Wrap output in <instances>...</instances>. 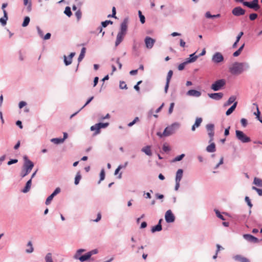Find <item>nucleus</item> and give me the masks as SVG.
Returning a JSON list of instances; mask_svg holds the SVG:
<instances>
[{
	"mask_svg": "<svg viewBox=\"0 0 262 262\" xmlns=\"http://www.w3.org/2000/svg\"><path fill=\"white\" fill-rule=\"evenodd\" d=\"M109 125L108 123H98L95 124L94 125H93L91 127V130L94 131L95 130V135H97L100 133V129L102 128H105L107 127Z\"/></svg>",
	"mask_w": 262,
	"mask_h": 262,
	"instance_id": "7",
	"label": "nucleus"
},
{
	"mask_svg": "<svg viewBox=\"0 0 262 262\" xmlns=\"http://www.w3.org/2000/svg\"><path fill=\"white\" fill-rule=\"evenodd\" d=\"M233 258L235 260L239 261L240 262H250L248 258L243 257L240 255H235Z\"/></svg>",
	"mask_w": 262,
	"mask_h": 262,
	"instance_id": "25",
	"label": "nucleus"
},
{
	"mask_svg": "<svg viewBox=\"0 0 262 262\" xmlns=\"http://www.w3.org/2000/svg\"><path fill=\"white\" fill-rule=\"evenodd\" d=\"M64 13L68 16L70 17L72 14V13L71 10V8L69 7H66Z\"/></svg>",
	"mask_w": 262,
	"mask_h": 262,
	"instance_id": "38",
	"label": "nucleus"
},
{
	"mask_svg": "<svg viewBox=\"0 0 262 262\" xmlns=\"http://www.w3.org/2000/svg\"><path fill=\"white\" fill-rule=\"evenodd\" d=\"M235 136L236 138L242 143H248L251 141L250 138L241 130H236L235 131Z\"/></svg>",
	"mask_w": 262,
	"mask_h": 262,
	"instance_id": "5",
	"label": "nucleus"
},
{
	"mask_svg": "<svg viewBox=\"0 0 262 262\" xmlns=\"http://www.w3.org/2000/svg\"><path fill=\"white\" fill-rule=\"evenodd\" d=\"M27 246L30 247V249H26V252L27 253H31L33 252L34 248L32 246V242L31 241H29L27 244Z\"/></svg>",
	"mask_w": 262,
	"mask_h": 262,
	"instance_id": "35",
	"label": "nucleus"
},
{
	"mask_svg": "<svg viewBox=\"0 0 262 262\" xmlns=\"http://www.w3.org/2000/svg\"><path fill=\"white\" fill-rule=\"evenodd\" d=\"M199 57V56L195 55V53L191 54L189 55V57L187 58L186 60L188 63H191L195 61L196 59Z\"/></svg>",
	"mask_w": 262,
	"mask_h": 262,
	"instance_id": "22",
	"label": "nucleus"
},
{
	"mask_svg": "<svg viewBox=\"0 0 262 262\" xmlns=\"http://www.w3.org/2000/svg\"><path fill=\"white\" fill-rule=\"evenodd\" d=\"M8 19L7 12L6 11H4V16L3 17L0 18V23L3 26H5L7 24V20Z\"/></svg>",
	"mask_w": 262,
	"mask_h": 262,
	"instance_id": "27",
	"label": "nucleus"
},
{
	"mask_svg": "<svg viewBox=\"0 0 262 262\" xmlns=\"http://www.w3.org/2000/svg\"><path fill=\"white\" fill-rule=\"evenodd\" d=\"M180 126V124L178 122H174L171 124L170 125L166 127L164 132L163 135L169 136L174 134L177 130H178Z\"/></svg>",
	"mask_w": 262,
	"mask_h": 262,
	"instance_id": "3",
	"label": "nucleus"
},
{
	"mask_svg": "<svg viewBox=\"0 0 262 262\" xmlns=\"http://www.w3.org/2000/svg\"><path fill=\"white\" fill-rule=\"evenodd\" d=\"M253 184L258 187H262V179L258 178H255L254 179Z\"/></svg>",
	"mask_w": 262,
	"mask_h": 262,
	"instance_id": "33",
	"label": "nucleus"
},
{
	"mask_svg": "<svg viewBox=\"0 0 262 262\" xmlns=\"http://www.w3.org/2000/svg\"><path fill=\"white\" fill-rule=\"evenodd\" d=\"M17 162V159H11L10 161L8 162L7 164L8 165H10L11 164L16 163Z\"/></svg>",
	"mask_w": 262,
	"mask_h": 262,
	"instance_id": "56",
	"label": "nucleus"
},
{
	"mask_svg": "<svg viewBox=\"0 0 262 262\" xmlns=\"http://www.w3.org/2000/svg\"><path fill=\"white\" fill-rule=\"evenodd\" d=\"M30 18L29 16H26L25 18H24V21H23V23L22 24V26L23 27H27L29 23H30Z\"/></svg>",
	"mask_w": 262,
	"mask_h": 262,
	"instance_id": "34",
	"label": "nucleus"
},
{
	"mask_svg": "<svg viewBox=\"0 0 262 262\" xmlns=\"http://www.w3.org/2000/svg\"><path fill=\"white\" fill-rule=\"evenodd\" d=\"M98 252V251L97 249H93L89 252H88L89 255H90V257H91L93 255L96 254Z\"/></svg>",
	"mask_w": 262,
	"mask_h": 262,
	"instance_id": "53",
	"label": "nucleus"
},
{
	"mask_svg": "<svg viewBox=\"0 0 262 262\" xmlns=\"http://www.w3.org/2000/svg\"><path fill=\"white\" fill-rule=\"evenodd\" d=\"M245 13L246 10L239 6L236 7L232 10V14L237 17L244 15Z\"/></svg>",
	"mask_w": 262,
	"mask_h": 262,
	"instance_id": "10",
	"label": "nucleus"
},
{
	"mask_svg": "<svg viewBox=\"0 0 262 262\" xmlns=\"http://www.w3.org/2000/svg\"><path fill=\"white\" fill-rule=\"evenodd\" d=\"M94 99V97L92 96L90 97L86 102L85 104L80 109V110H82L85 106H86L88 104H89L91 101Z\"/></svg>",
	"mask_w": 262,
	"mask_h": 262,
	"instance_id": "52",
	"label": "nucleus"
},
{
	"mask_svg": "<svg viewBox=\"0 0 262 262\" xmlns=\"http://www.w3.org/2000/svg\"><path fill=\"white\" fill-rule=\"evenodd\" d=\"M243 237L246 241L251 243H257L259 242L257 237L249 234H245L243 235Z\"/></svg>",
	"mask_w": 262,
	"mask_h": 262,
	"instance_id": "15",
	"label": "nucleus"
},
{
	"mask_svg": "<svg viewBox=\"0 0 262 262\" xmlns=\"http://www.w3.org/2000/svg\"><path fill=\"white\" fill-rule=\"evenodd\" d=\"M109 24L112 25L113 21L110 20H106L101 23L102 27L105 28Z\"/></svg>",
	"mask_w": 262,
	"mask_h": 262,
	"instance_id": "40",
	"label": "nucleus"
},
{
	"mask_svg": "<svg viewBox=\"0 0 262 262\" xmlns=\"http://www.w3.org/2000/svg\"><path fill=\"white\" fill-rule=\"evenodd\" d=\"M257 17H258L257 14L255 13H251L249 15V19L251 20H254L255 19H256L257 18Z\"/></svg>",
	"mask_w": 262,
	"mask_h": 262,
	"instance_id": "46",
	"label": "nucleus"
},
{
	"mask_svg": "<svg viewBox=\"0 0 262 262\" xmlns=\"http://www.w3.org/2000/svg\"><path fill=\"white\" fill-rule=\"evenodd\" d=\"M226 83V80L224 79L217 80L212 84L211 89L214 91H218L225 86Z\"/></svg>",
	"mask_w": 262,
	"mask_h": 262,
	"instance_id": "4",
	"label": "nucleus"
},
{
	"mask_svg": "<svg viewBox=\"0 0 262 262\" xmlns=\"http://www.w3.org/2000/svg\"><path fill=\"white\" fill-rule=\"evenodd\" d=\"M36 28L37 30L38 34L39 35V36L41 37H43V34L42 31L40 29V28L38 26H37Z\"/></svg>",
	"mask_w": 262,
	"mask_h": 262,
	"instance_id": "57",
	"label": "nucleus"
},
{
	"mask_svg": "<svg viewBox=\"0 0 262 262\" xmlns=\"http://www.w3.org/2000/svg\"><path fill=\"white\" fill-rule=\"evenodd\" d=\"M243 32H240L236 37V40L239 41L242 36L243 35Z\"/></svg>",
	"mask_w": 262,
	"mask_h": 262,
	"instance_id": "60",
	"label": "nucleus"
},
{
	"mask_svg": "<svg viewBox=\"0 0 262 262\" xmlns=\"http://www.w3.org/2000/svg\"><path fill=\"white\" fill-rule=\"evenodd\" d=\"M206 128L210 138L209 142H211L213 140L214 135V125L211 123L208 124L206 125Z\"/></svg>",
	"mask_w": 262,
	"mask_h": 262,
	"instance_id": "8",
	"label": "nucleus"
},
{
	"mask_svg": "<svg viewBox=\"0 0 262 262\" xmlns=\"http://www.w3.org/2000/svg\"><path fill=\"white\" fill-rule=\"evenodd\" d=\"M105 178V171L104 168H102L100 173V180L98 182V184H100L101 181H103Z\"/></svg>",
	"mask_w": 262,
	"mask_h": 262,
	"instance_id": "37",
	"label": "nucleus"
},
{
	"mask_svg": "<svg viewBox=\"0 0 262 262\" xmlns=\"http://www.w3.org/2000/svg\"><path fill=\"white\" fill-rule=\"evenodd\" d=\"M27 11L28 12H30L32 10V3L30 1L29 5H27Z\"/></svg>",
	"mask_w": 262,
	"mask_h": 262,
	"instance_id": "59",
	"label": "nucleus"
},
{
	"mask_svg": "<svg viewBox=\"0 0 262 262\" xmlns=\"http://www.w3.org/2000/svg\"><path fill=\"white\" fill-rule=\"evenodd\" d=\"M186 95L189 96L199 97L201 95V92L195 90H190L187 91Z\"/></svg>",
	"mask_w": 262,
	"mask_h": 262,
	"instance_id": "17",
	"label": "nucleus"
},
{
	"mask_svg": "<svg viewBox=\"0 0 262 262\" xmlns=\"http://www.w3.org/2000/svg\"><path fill=\"white\" fill-rule=\"evenodd\" d=\"M75 15H76L77 18L78 20L81 18V12L80 10H78V11H77L76 12Z\"/></svg>",
	"mask_w": 262,
	"mask_h": 262,
	"instance_id": "55",
	"label": "nucleus"
},
{
	"mask_svg": "<svg viewBox=\"0 0 262 262\" xmlns=\"http://www.w3.org/2000/svg\"><path fill=\"white\" fill-rule=\"evenodd\" d=\"M125 35L118 33L117 35L116 40L115 42L116 47L118 46L123 40Z\"/></svg>",
	"mask_w": 262,
	"mask_h": 262,
	"instance_id": "24",
	"label": "nucleus"
},
{
	"mask_svg": "<svg viewBox=\"0 0 262 262\" xmlns=\"http://www.w3.org/2000/svg\"><path fill=\"white\" fill-rule=\"evenodd\" d=\"M139 16L140 18V20L142 24H144L145 22V18L143 15H142L141 11H138Z\"/></svg>",
	"mask_w": 262,
	"mask_h": 262,
	"instance_id": "39",
	"label": "nucleus"
},
{
	"mask_svg": "<svg viewBox=\"0 0 262 262\" xmlns=\"http://www.w3.org/2000/svg\"><path fill=\"white\" fill-rule=\"evenodd\" d=\"M214 211H215V214H216V216H217L219 219H220L221 220H223V221L225 220V219L224 216L223 215H222V214H221L220 212L218 210H217V209H215V210H214Z\"/></svg>",
	"mask_w": 262,
	"mask_h": 262,
	"instance_id": "43",
	"label": "nucleus"
},
{
	"mask_svg": "<svg viewBox=\"0 0 262 262\" xmlns=\"http://www.w3.org/2000/svg\"><path fill=\"white\" fill-rule=\"evenodd\" d=\"M162 228L161 224H158L155 226L152 227L151 231L152 233H154L156 231H160L162 230Z\"/></svg>",
	"mask_w": 262,
	"mask_h": 262,
	"instance_id": "31",
	"label": "nucleus"
},
{
	"mask_svg": "<svg viewBox=\"0 0 262 262\" xmlns=\"http://www.w3.org/2000/svg\"><path fill=\"white\" fill-rule=\"evenodd\" d=\"M183 169H179L176 172L175 181L180 182L183 177Z\"/></svg>",
	"mask_w": 262,
	"mask_h": 262,
	"instance_id": "23",
	"label": "nucleus"
},
{
	"mask_svg": "<svg viewBox=\"0 0 262 262\" xmlns=\"http://www.w3.org/2000/svg\"><path fill=\"white\" fill-rule=\"evenodd\" d=\"M51 141L56 144H61L63 142L61 138H52Z\"/></svg>",
	"mask_w": 262,
	"mask_h": 262,
	"instance_id": "36",
	"label": "nucleus"
},
{
	"mask_svg": "<svg viewBox=\"0 0 262 262\" xmlns=\"http://www.w3.org/2000/svg\"><path fill=\"white\" fill-rule=\"evenodd\" d=\"M116 8L115 7H113L112 8V14H109L107 16V17H112L116 18Z\"/></svg>",
	"mask_w": 262,
	"mask_h": 262,
	"instance_id": "45",
	"label": "nucleus"
},
{
	"mask_svg": "<svg viewBox=\"0 0 262 262\" xmlns=\"http://www.w3.org/2000/svg\"><path fill=\"white\" fill-rule=\"evenodd\" d=\"M243 5L250 9H253L254 11H258L260 9V6L258 4V0H253L250 2H243Z\"/></svg>",
	"mask_w": 262,
	"mask_h": 262,
	"instance_id": "6",
	"label": "nucleus"
},
{
	"mask_svg": "<svg viewBox=\"0 0 262 262\" xmlns=\"http://www.w3.org/2000/svg\"><path fill=\"white\" fill-rule=\"evenodd\" d=\"M165 221L168 223H172L175 220V216L171 210H167L165 215Z\"/></svg>",
	"mask_w": 262,
	"mask_h": 262,
	"instance_id": "11",
	"label": "nucleus"
},
{
	"mask_svg": "<svg viewBox=\"0 0 262 262\" xmlns=\"http://www.w3.org/2000/svg\"><path fill=\"white\" fill-rule=\"evenodd\" d=\"M163 150L164 152H168L170 150V149L168 146L164 144L163 146Z\"/></svg>",
	"mask_w": 262,
	"mask_h": 262,
	"instance_id": "63",
	"label": "nucleus"
},
{
	"mask_svg": "<svg viewBox=\"0 0 262 262\" xmlns=\"http://www.w3.org/2000/svg\"><path fill=\"white\" fill-rule=\"evenodd\" d=\"M205 17L208 18H215V15H211L210 12L208 11L205 13Z\"/></svg>",
	"mask_w": 262,
	"mask_h": 262,
	"instance_id": "54",
	"label": "nucleus"
},
{
	"mask_svg": "<svg viewBox=\"0 0 262 262\" xmlns=\"http://www.w3.org/2000/svg\"><path fill=\"white\" fill-rule=\"evenodd\" d=\"M81 179V176L80 171H78L75 178L74 184L77 185L79 183V181Z\"/></svg>",
	"mask_w": 262,
	"mask_h": 262,
	"instance_id": "32",
	"label": "nucleus"
},
{
	"mask_svg": "<svg viewBox=\"0 0 262 262\" xmlns=\"http://www.w3.org/2000/svg\"><path fill=\"white\" fill-rule=\"evenodd\" d=\"M51 36V33H47V34H46L43 36V39H44L45 40L49 39H50V38Z\"/></svg>",
	"mask_w": 262,
	"mask_h": 262,
	"instance_id": "64",
	"label": "nucleus"
},
{
	"mask_svg": "<svg viewBox=\"0 0 262 262\" xmlns=\"http://www.w3.org/2000/svg\"><path fill=\"white\" fill-rule=\"evenodd\" d=\"M241 124H242V125L244 127H245L247 126V124H248V122H247V119H245V118H242L241 120Z\"/></svg>",
	"mask_w": 262,
	"mask_h": 262,
	"instance_id": "50",
	"label": "nucleus"
},
{
	"mask_svg": "<svg viewBox=\"0 0 262 262\" xmlns=\"http://www.w3.org/2000/svg\"><path fill=\"white\" fill-rule=\"evenodd\" d=\"M209 98L213 99L215 100H219L221 99L223 97V94L222 93H215L208 94Z\"/></svg>",
	"mask_w": 262,
	"mask_h": 262,
	"instance_id": "16",
	"label": "nucleus"
},
{
	"mask_svg": "<svg viewBox=\"0 0 262 262\" xmlns=\"http://www.w3.org/2000/svg\"><path fill=\"white\" fill-rule=\"evenodd\" d=\"M80 255L81 254L79 253L77 251H76V252L75 253V254H74V256H73V258L75 259H79V257H80Z\"/></svg>",
	"mask_w": 262,
	"mask_h": 262,
	"instance_id": "61",
	"label": "nucleus"
},
{
	"mask_svg": "<svg viewBox=\"0 0 262 262\" xmlns=\"http://www.w3.org/2000/svg\"><path fill=\"white\" fill-rule=\"evenodd\" d=\"M174 106V103L172 102L170 103L169 109H168V113L169 114H171L172 113Z\"/></svg>",
	"mask_w": 262,
	"mask_h": 262,
	"instance_id": "51",
	"label": "nucleus"
},
{
	"mask_svg": "<svg viewBox=\"0 0 262 262\" xmlns=\"http://www.w3.org/2000/svg\"><path fill=\"white\" fill-rule=\"evenodd\" d=\"M250 68L249 64L246 62H235L229 68V71L233 75H239Z\"/></svg>",
	"mask_w": 262,
	"mask_h": 262,
	"instance_id": "1",
	"label": "nucleus"
},
{
	"mask_svg": "<svg viewBox=\"0 0 262 262\" xmlns=\"http://www.w3.org/2000/svg\"><path fill=\"white\" fill-rule=\"evenodd\" d=\"M206 150L208 152H213L215 151V144L214 143H211L210 145L207 146Z\"/></svg>",
	"mask_w": 262,
	"mask_h": 262,
	"instance_id": "29",
	"label": "nucleus"
},
{
	"mask_svg": "<svg viewBox=\"0 0 262 262\" xmlns=\"http://www.w3.org/2000/svg\"><path fill=\"white\" fill-rule=\"evenodd\" d=\"M119 88L120 89H127V85L125 84V82H124V81L120 82Z\"/></svg>",
	"mask_w": 262,
	"mask_h": 262,
	"instance_id": "47",
	"label": "nucleus"
},
{
	"mask_svg": "<svg viewBox=\"0 0 262 262\" xmlns=\"http://www.w3.org/2000/svg\"><path fill=\"white\" fill-rule=\"evenodd\" d=\"M245 200L246 202L247 203L248 205L249 206V207L251 208H252L253 205L251 203L250 200L248 196H246L245 198Z\"/></svg>",
	"mask_w": 262,
	"mask_h": 262,
	"instance_id": "49",
	"label": "nucleus"
},
{
	"mask_svg": "<svg viewBox=\"0 0 262 262\" xmlns=\"http://www.w3.org/2000/svg\"><path fill=\"white\" fill-rule=\"evenodd\" d=\"M31 184L32 181L31 179H30L27 182L26 185L24 189H22L21 192H23V193H27L28 192H29L31 188Z\"/></svg>",
	"mask_w": 262,
	"mask_h": 262,
	"instance_id": "20",
	"label": "nucleus"
},
{
	"mask_svg": "<svg viewBox=\"0 0 262 262\" xmlns=\"http://www.w3.org/2000/svg\"><path fill=\"white\" fill-rule=\"evenodd\" d=\"M60 191L61 189L59 187L56 188L53 191V192L47 198L45 202L46 205H49L51 203V202L53 200V198L57 194L60 193Z\"/></svg>",
	"mask_w": 262,
	"mask_h": 262,
	"instance_id": "13",
	"label": "nucleus"
},
{
	"mask_svg": "<svg viewBox=\"0 0 262 262\" xmlns=\"http://www.w3.org/2000/svg\"><path fill=\"white\" fill-rule=\"evenodd\" d=\"M23 159L24 163L22 171L20 173V176L22 178L28 175L34 167V163L28 159L27 156H24Z\"/></svg>",
	"mask_w": 262,
	"mask_h": 262,
	"instance_id": "2",
	"label": "nucleus"
},
{
	"mask_svg": "<svg viewBox=\"0 0 262 262\" xmlns=\"http://www.w3.org/2000/svg\"><path fill=\"white\" fill-rule=\"evenodd\" d=\"M169 83L170 82H169L168 81L167 82L166 81V84H165V88H164V92L165 93H167L169 85Z\"/></svg>",
	"mask_w": 262,
	"mask_h": 262,
	"instance_id": "62",
	"label": "nucleus"
},
{
	"mask_svg": "<svg viewBox=\"0 0 262 262\" xmlns=\"http://www.w3.org/2000/svg\"><path fill=\"white\" fill-rule=\"evenodd\" d=\"M253 105L256 106L257 112L254 113V115L256 116V118L262 123V118L260 117V112L258 109V105L256 103H253Z\"/></svg>",
	"mask_w": 262,
	"mask_h": 262,
	"instance_id": "28",
	"label": "nucleus"
},
{
	"mask_svg": "<svg viewBox=\"0 0 262 262\" xmlns=\"http://www.w3.org/2000/svg\"><path fill=\"white\" fill-rule=\"evenodd\" d=\"M141 151L144 152L146 155L151 156L152 152L150 150V146L149 145L146 146L141 149Z\"/></svg>",
	"mask_w": 262,
	"mask_h": 262,
	"instance_id": "26",
	"label": "nucleus"
},
{
	"mask_svg": "<svg viewBox=\"0 0 262 262\" xmlns=\"http://www.w3.org/2000/svg\"><path fill=\"white\" fill-rule=\"evenodd\" d=\"M75 52L71 53L70 54L69 56V60H68V57L66 55L63 56L64 63L66 66H69V65H70V64H71L72 63V58L75 56Z\"/></svg>",
	"mask_w": 262,
	"mask_h": 262,
	"instance_id": "18",
	"label": "nucleus"
},
{
	"mask_svg": "<svg viewBox=\"0 0 262 262\" xmlns=\"http://www.w3.org/2000/svg\"><path fill=\"white\" fill-rule=\"evenodd\" d=\"M203 121V119L202 118L198 117L195 119V121L194 124L192 125L191 127V130L192 131H194L195 130L196 127H198L200 126L202 122Z\"/></svg>",
	"mask_w": 262,
	"mask_h": 262,
	"instance_id": "19",
	"label": "nucleus"
},
{
	"mask_svg": "<svg viewBox=\"0 0 262 262\" xmlns=\"http://www.w3.org/2000/svg\"><path fill=\"white\" fill-rule=\"evenodd\" d=\"M185 157V154H182L179 156H177L173 160V162H177L180 161L182 160V159Z\"/></svg>",
	"mask_w": 262,
	"mask_h": 262,
	"instance_id": "42",
	"label": "nucleus"
},
{
	"mask_svg": "<svg viewBox=\"0 0 262 262\" xmlns=\"http://www.w3.org/2000/svg\"><path fill=\"white\" fill-rule=\"evenodd\" d=\"M144 41L146 47L148 49H150L153 47L156 40L149 36H146L145 38Z\"/></svg>",
	"mask_w": 262,
	"mask_h": 262,
	"instance_id": "14",
	"label": "nucleus"
},
{
	"mask_svg": "<svg viewBox=\"0 0 262 262\" xmlns=\"http://www.w3.org/2000/svg\"><path fill=\"white\" fill-rule=\"evenodd\" d=\"M188 63H188V62H187V61L186 60V61H184V62H183V63H181V64H180L179 65V66H178V70H179V71H182V70H183L184 69L185 65H186V64H188Z\"/></svg>",
	"mask_w": 262,
	"mask_h": 262,
	"instance_id": "41",
	"label": "nucleus"
},
{
	"mask_svg": "<svg viewBox=\"0 0 262 262\" xmlns=\"http://www.w3.org/2000/svg\"><path fill=\"white\" fill-rule=\"evenodd\" d=\"M91 258L90 255L89 253H86L84 255H81L80 257H79V260L81 262H84L85 261L88 260L89 259Z\"/></svg>",
	"mask_w": 262,
	"mask_h": 262,
	"instance_id": "30",
	"label": "nucleus"
},
{
	"mask_svg": "<svg viewBox=\"0 0 262 262\" xmlns=\"http://www.w3.org/2000/svg\"><path fill=\"white\" fill-rule=\"evenodd\" d=\"M252 188V189L255 190L257 192V193L259 195L262 196V189H261L258 188L255 186H253Z\"/></svg>",
	"mask_w": 262,
	"mask_h": 262,
	"instance_id": "48",
	"label": "nucleus"
},
{
	"mask_svg": "<svg viewBox=\"0 0 262 262\" xmlns=\"http://www.w3.org/2000/svg\"><path fill=\"white\" fill-rule=\"evenodd\" d=\"M128 18H125L120 25V29L118 33L125 35L127 29Z\"/></svg>",
	"mask_w": 262,
	"mask_h": 262,
	"instance_id": "12",
	"label": "nucleus"
},
{
	"mask_svg": "<svg viewBox=\"0 0 262 262\" xmlns=\"http://www.w3.org/2000/svg\"><path fill=\"white\" fill-rule=\"evenodd\" d=\"M211 60L213 63L217 64L224 61V56L221 53L217 52L212 56Z\"/></svg>",
	"mask_w": 262,
	"mask_h": 262,
	"instance_id": "9",
	"label": "nucleus"
},
{
	"mask_svg": "<svg viewBox=\"0 0 262 262\" xmlns=\"http://www.w3.org/2000/svg\"><path fill=\"white\" fill-rule=\"evenodd\" d=\"M236 99V97L235 96H231L229 97L228 100L224 104V106L226 107L227 106H229L231 105L232 103H234V102H235V100Z\"/></svg>",
	"mask_w": 262,
	"mask_h": 262,
	"instance_id": "21",
	"label": "nucleus"
},
{
	"mask_svg": "<svg viewBox=\"0 0 262 262\" xmlns=\"http://www.w3.org/2000/svg\"><path fill=\"white\" fill-rule=\"evenodd\" d=\"M27 105V103L25 101H20L18 104V106L19 108H22L23 107Z\"/></svg>",
	"mask_w": 262,
	"mask_h": 262,
	"instance_id": "58",
	"label": "nucleus"
},
{
	"mask_svg": "<svg viewBox=\"0 0 262 262\" xmlns=\"http://www.w3.org/2000/svg\"><path fill=\"white\" fill-rule=\"evenodd\" d=\"M173 75V71L172 70H169L167 73V77H166V81L170 82V79Z\"/></svg>",
	"mask_w": 262,
	"mask_h": 262,
	"instance_id": "44",
	"label": "nucleus"
}]
</instances>
